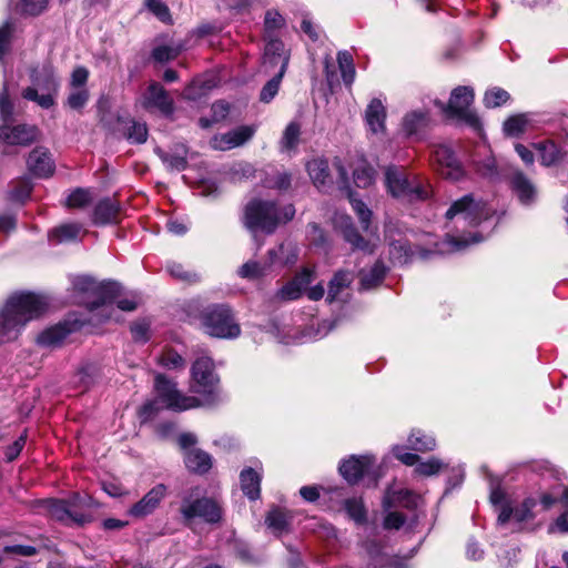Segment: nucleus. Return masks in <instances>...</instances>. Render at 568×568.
Instances as JSON below:
<instances>
[{"label":"nucleus","instance_id":"0eeeda50","mask_svg":"<svg viewBox=\"0 0 568 568\" xmlns=\"http://www.w3.org/2000/svg\"><path fill=\"white\" fill-rule=\"evenodd\" d=\"M201 324L206 334L219 338H235L241 329L226 305H213L203 311Z\"/></svg>","mask_w":568,"mask_h":568},{"label":"nucleus","instance_id":"3c124183","mask_svg":"<svg viewBox=\"0 0 568 568\" xmlns=\"http://www.w3.org/2000/svg\"><path fill=\"white\" fill-rule=\"evenodd\" d=\"M32 191L31 181L28 178H22L11 185L10 199L18 202L27 200Z\"/></svg>","mask_w":568,"mask_h":568},{"label":"nucleus","instance_id":"f8f14e48","mask_svg":"<svg viewBox=\"0 0 568 568\" xmlns=\"http://www.w3.org/2000/svg\"><path fill=\"white\" fill-rule=\"evenodd\" d=\"M290 62V50L278 39L266 41L262 69L265 73L285 74Z\"/></svg>","mask_w":568,"mask_h":568},{"label":"nucleus","instance_id":"9d476101","mask_svg":"<svg viewBox=\"0 0 568 568\" xmlns=\"http://www.w3.org/2000/svg\"><path fill=\"white\" fill-rule=\"evenodd\" d=\"M185 520L193 518H202L205 523L215 524L222 518V508L220 504L212 498H195L185 497L181 504L180 509Z\"/></svg>","mask_w":568,"mask_h":568},{"label":"nucleus","instance_id":"4d7b16f0","mask_svg":"<svg viewBox=\"0 0 568 568\" xmlns=\"http://www.w3.org/2000/svg\"><path fill=\"white\" fill-rule=\"evenodd\" d=\"M509 93L500 88H493L485 93L484 102L488 108H497L509 100Z\"/></svg>","mask_w":568,"mask_h":568},{"label":"nucleus","instance_id":"a19ab883","mask_svg":"<svg viewBox=\"0 0 568 568\" xmlns=\"http://www.w3.org/2000/svg\"><path fill=\"white\" fill-rule=\"evenodd\" d=\"M284 26L285 19L276 10L266 11L264 18V39L266 41L274 39V32L282 29Z\"/></svg>","mask_w":568,"mask_h":568},{"label":"nucleus","instance_id":"1a4fd4ad","mask_svg":"<svg viewBox=\"0 0 568 568\" xmlns=\"http://www.w3.org/2000/svg\"><path fill=\"white\" fill-rule=\"evenodd\" d=\"M75 292L89 294L95 300L89 303L90 310H95L115 300L119 285L114 282L98 284L90 276H77L72 282Z\"/></svg>","mask_w":568,"mask_h":568},{"label":"nucleus","instance_id":"bb28decb","mask_svg":"<svg viewBox=\"0 0 568 568\" xmlns=\"http://www.w3.org/2000/svg\"><path fill=\"white\" fill-rule=\"evenodd\" d=\"M307 172L317 189L325 190L333 183L328 162L325 159H313L307 162Z\"/></svg>","mask_w":568,"mask_h":568},{"label":"nucleus","instance_id":"79ce46f5","mask_svg":"<svg viewBox=\"0 0 568 568\" xmlns=\"http://www.w3.org/2000/svg\"><path fill=\"white\" fill-rule=\"evenodd\" d=\"M337 62L342 73L343 81L349 85L355 79V67L349 52L341 51L337 54Z\"/></svg>","mask_w":568,"mask_h":568},{"label":"nucleus","instance_id":"20e7f679","mask_svg":"<svg viewBox=\"0 0 568 568\" xmlns=\"http://www.w3.org/2000/svg\"><path fill=\"white\" fill-rule=\"evenodd\" d=\"M385 185L394 197L408 201L425 200L432 193L427 183L418 176L407 173L403 166L389 165L386 168Z\"/></svg>","mask_w":568,"mask_h":568},{"label":"nucleus","instance_id":"a211bd4d","mask_svg":"<svg viewBox=\"0 0 568 568\" xmlns=\"http://www.w3.org/2000/svg\"><path fill=\"white\" fill-rule=\"evenodd\" d=\"M142 105L144 109H156L165 115H170L173 110V100L166 90L158 82H152L142 95Z\"/></svg>","mask_w":568,"mask_h":568},{"label":"nucleus","instance_id":"7ed1b4c3","mask_svg":"<svg viewBox=\"0 0 568 568\" xmlns=\"http://www.w3.org/2000/svg\"><path fill=\"white\" fill-rule=\"evenodd\" d=\"M295 207L292 204H278L274 201L253 199L244 209L243 223L250 231L261 230L273 233L278 225L293 220Z\"/></svg>","mask_w":568,"mask_h":568},{"label":"nucleus","instance_id":"680f3d73","mask_svg":"<svg viewBox=\"0 0 568 568\" xmlns=\"http://www.w3.org/2000/svg\"><path fill=\"white\" fill-rule=\"evenodd\" d=\"M132 143H144L148 139V128L145 123L132 121L126 134Z\"/></svg>","mask_w":568,"mask_h":568},{"label":"nucleus","instance_id":"72a5a7b5","mask_svg":"<svg viewBox=\"0 0 568 568\" xmlns=\"http://www.w3.org/2000/svg\"><path fill=\"white\" fill-rule=\"evenodd\" d=\"M376 175V170L366 160L362 159L357 161L353 171V179L356 186L363 189L371 186L375 182Z\"/></svg>","mask_w":568,"mask_h":568},{"label":"nucleus","instance_id":"69168bd1","mask_svg":"<svg viewBox=\"0 0 568 568\" xmlns=\"http://www.w3.org/2000/svg\"><path fill=\"white\" fill-rule=\"evenodd\" d=\"M13 113V105L9 100L7 83L3 85V90L0 93V118L6 123L11 120Z\"/></svg>","mask_w":568,"mask_h":568},{"label":"nucleus","instance_id":"f3484780","mask_svg":"<svg viewBox=\"0 0 568 568\" xmlns=\"http://www.w3.org/2000/svg\"><path fill=\"white\" fill-rule=\"evenodd\" d=\"M395 457L407 466L416 464L415 473L420 476H433L438 474L446 464L436 457H432L426 462H419V457L416 454L405 452L403 447L396 446L393 449Z\"/></svg>","mask_w":568,"mask_h":568},{"label":"nucleus","instance_id":"ddd939ff","mask_svg":"<svg viewBox=\"0 0 568 568\" xmlns=\"http://www.w3.org/2000/svg\"><path fill=\"white\" fill-rule=\"evenodd\" d=\"M536 503L534 499H526L519 506L511 507L510 505H503L499 514L497 523L499 526H505L507 524H511V530L521 529V525L530 519H532V508Z\"/></svg>","mask_w":568,"mask_h":568},{"label":"nucleus","instance_id":"dca6fc26","mask_svg":"<svg viewBox=\"0 0 568 568\" xmlns=\"http://www.w3.org/2000/svg\"><path fill=\"white\" fill-rule=\"evenodd\" d=\"M256 129L252 125H242L230 132L214 135L210 142L214 150L226 151L241 146L251 140Z\"/></svg>","mask_w":568,"mask_h":568},{"label":"nucleus","instance_id":"bf43d9fd","mask_svg":"<svg viewBox=\"0 0 568 568\" xmlns=\"http://www.w3.org/2000/svg\"><path fill=\"white\" fill-rule=\"evenodd\" d=\"M182 51V47H171V45H160L153 49L152 57L154 60L159 62H166L175 59L180 52Z\"/></svg>","mask_w":568,"mask_h":568},{"label":"nucleus","instance_id":"603ef678","mask_svg":"<svg viewBox=\"0 0 568 568\" xmlns=\"http://www.w3.org/2000/svg\"><path fill=\"white\" fill-rule=\"evenodd\" d=\"M89 99L90 92L88 89H70L65 103L70 109L80 111L85 106Z\"/></svg>","mask_w":568,"mask_h":568},{"label":"nucleus","instance_id":"e2e57ef3","mask_svg":"<svg viewBox=\"0 0 568 568\" xmlns=\"http://www.w3.org/2000/svg\"><path fill=\"white\" fill-rule=\"evenodd\" d=\"M89 70L85 67H77L70 78V89H88L87 82L89 79Z\"/></svg>","mask_w":568,"mask_h":568},{"label":"nucleus","instance_id":"49530a36","mask_svg":"<svg viewBox=\"0 0 568 568\" xmlns=\"http://www.w3.org/2000/svg\"><path fill=\"white\" fill-rule=\"evenodd\" d=\"M158 363L168 369H180L185 366L183 357L173 349L163 351L158 357Z\"/></svg>","mask_w":568,"mask_h":568},{"label":"nucleus","instance_id":"a878e982","mask_svg":"<svg viewBox=\"0 0 568 568\" xmlns=\"http://www.w3.org/2000/svg\"><path fill=\"white\" fill-rule=\"evenodd\" d=\"M120 212V204L115 200L103 199L94 207L93 222L100 225L116 223Z\"/></svg>","mask_w":568,"mask_h":568},{"label":"nucleus","instance_id":"a18cd8bd","mask_svg":"<svg viewBox=\"0 0 568 568\" xmlns=\"http://www.w3.org/2000/svg\"><path fill=\"white\" fill-rule=\"evenodd\" d=\"M348 516L357 524L366 521V509L361 498H349L344 503Z\"/></svg>","mask_w":568,"mask_h":568},{"label":"nucleus","instance_id":"c756f323","mask_svg":"<svg viewBox=\"0 0 568 568\" xmlns=\"http://www.w3.org/2000/svg\"><path fill=\"white\" fill-rule=\"evenodd\" d=\"M510 183L513 191L523 204H530L536 199V187L521 172H515Z\"/></svg>","mask_w":568,"mask_h":568},{"label":"nucleus","instance_id":"13d9d810","mask_svg":"<svg viewBox=\"0 0 568 568\" xmlns=\"http://www.w3.org/2000/svg\"><path fill=\"white\" fill-rule=\"evenodd\" d=\"M166 270L171 276H173L178 280H181L183 282L193 283L199 280V276L196 273L185 270L182 264H179L175 262L168 263Z\"/></svg>","mask_w":568,"mask_h":568},{"label":"nucleus","instance_id":"2eb2a0df","mask_svg":"<svg viewBox=\"0 0 568 568\" xmlns=\"http://www.w3.org/2000/svg\"><path fill=\"white\" fill-rule=\"evenodd\" d=\"M363 547L371 568H407V565L398 558L388 556L382 541L369 539L363 542Z\"/></svg>","mask_w":568,"mask_h":568},{"label":"nucleus","instance_id":"f704fd0d","mask_svg":"<svg viewBox=\"0 0 568 568\" xmlns=\"http://www.w3.org/2000/svg\"><path fill=\"white\" fill-rule=\"evenodd\" d=\"M353 278L352 272L344 270L337 271L328 283L327 301H335L339 293L351 285Z\"/></svg>","mask_w":568,"mask_h":568},{"label":"nucleus","instance_id":"c9c22d12","mask_svg":"<svg viewBox=\"0 0 568 568\" xmlns=\"http://www.w3.org/2000/svg\"><path fill=\"white\" fill-rule=\"evenodd\" d=\"M429 123V115L424 111H413L405 115L403 129L408 134H416Z\"/></svg>","mask_w":568,"mask_h":568},{"label":"nucleus","instance_id":"4be33fe9","mask_svg":"<svg viewBox=\"0 0 568 568\" xmlns=\"http://www.w3.org/2000/svg\"><path fill=\"white\" fill-rule=\"evenodd\" d=\"M373 464L374 459L371 456H352L349 459L342 463L339 471L349 484H355L365 474L369 473Z\"/></svg>","mask_w":568,"mask_h":568},{"label":"nucleus","instance_id":"6e6552de","mask_svg":"<svg viewBox=\"0 0 568 568\" xmlns=\"http://www.w3.org/2000/svg\"><path fill=\"white\" fill-rule=\"evenodd\" d=\"M474 101V91L468 87H458L453 90L447 106L440 103V108L449 116L456 118L475 130L480 129L478 116L469 110Z\"/></svg>","mask_w":568,"mask_h":568},{"label":"nucleus","instance_id":"e433bc0d","mask_svg":"<svg viewBox=\"0 0 568 568\" xmlns=\"http://www.w3.org/2000/svg\"><path fill=\"white\" fill-rule=\"evenodd\" d=\"M386 273L383 263L376 262L368 271L361 272V286L363 290H371L382 283Z\"/></svg>","mask_w":568,"mask_h":568},{"label":"nucleus","instance_id":"864d4df0","mask_svg":"<svg viewBox=\"0 0 568 568\" xmlns=\"http://www.w3.org/2000/svg\"><path fill=\"white\" fill-rule=\"evenodd\" d=\"M283 77L284 74L282 73H274L272 79L265 83L260 93V100L262 102L268 103L275 98L280 90Z\"/></svg>","mask_w":568,"mask_h":568},{"label":"nucleus","instance_id":"ea45409f","mask_svg":"<svg viewBox=\"0 0 568 568\" xmlns=\"http://www.w3.org/2000/svg\"><path fill=\"white\" fill-rule=\"evenodd\" d=\"M81 226L75 223H68L53 229L49 236L51 240L61 243L65 241L75 240L79 235Z\"/></svg>","mask_w":568,"mask_h":568},{"label":"nucleus","instance_id":"6ab92c4d","mask_svg":"<svg viewBox=\"0 0 568 568\" xmlns=\"http://www.w3.org/2000/svg\"><path fill=\"white\" fill-rule=\"evenodd\" d=\"M38 130L33 125L19 124L9 126L3 124L0 126V141L8 145H29L36 141Z\"/></svg>","mask_w":568,"mask_h":568},{"label":"nucleus","instance_id":"6e6d98bb","mask_svg":"<svg viewBox=\"0 0 568 568\" xmlns=\"http://www.w3.org/2000/svg\"><path fill=\"white\" fill-rule=\"evenodd\" d=\"M348 197H349L352 207L355 211V213L357 214L363 229L368 230L372 211L361 200L355 199L354 194L352 192H349Z\"/></svg>","mask_w":568,"mask_h":568},{"label":"nucleus","instance_id":"5701e85b","mask_svg":"<svg viewBox=\"0 0 568 568\" xmlns=\"http://www.w3.org/2000/svg\"><path fill=\"white\" fill-rule=\"evenodd\" d=\"M30 172L38 178H48L54 171V163L48 150L36 148L27 160Z\"/></svg>","mask_w":568,"mask_h":568},{"label":"nucleus","instance_id":"39448f33","mask_svg":"<svg viewBox=\"0 0 568 568\" xmlns=\"http://www.w3.org/2000/svg\"><path fill=\"white\" fill-rule=\"evenodd\" d=\"M30 79L32 85L22 91V97L36 102L43 109L51 108L54 104L53 94L57 93L59 88L53 68L44 65L41 69H33Z\"/></svg>","mask_w":568,"mask_h":568},{"label":"nucleus","instance_id":"4468645a","mask_svg":"<svg viewBox=\"0 0 568 568\" xmlns=\"http://www.w3.org/2000/svg\"><path fill=\"white\" fill-rule=\"evenodd\" d=\"M433 160L443 178L459 181L464 176V170L460 163L447 145H437L433 152Z\"/></svg>","mask_w":568,"mask_h":568},{"label":"nucleus","instance_id":"7c9ffc66","mask_svg":"<svg viewBox=\"0 0 568 568\" xmlns=\"http://www.w3.org/2000/svg\"><path fill=\"white\" fill-rule=\"evenodd\" d=\"M262 476L255 469L247 467L240 474L241 488L243 493L251 499L255 500L260 497Z\"/></svg>","mask_w":568,"mask_h":568},{"label":"nucleus","instance_id":"4c0bfd02","mask_svg":"<svg viewBox=\"0 0 568 568\" xmlns=\"http://www.w3.org/2000/svg\"><path fill=\"white\" fill-rule=\"evenodd\" d=\"M408 444L412 449L423 453L433 450L436 447L435 438L422 430H413L408 437Z\"/></svg>","mask_w":568,"mask_h":568},{"label":"nucleus","instance_id":"f257e3e1","mask_svg":"<svg viewBox=\"0 0 568 568\" xmlns=\"http://www.w3.org/2000/svg\"><path fill=\"white\" fill-rule=\"evenodd\" d=\"M154 388L158 400L164 407L175 412L212 405L220 399L219 377L214 373V363L209 356L197 357L191 368L190 389L200 397L182 394L176 388V384L163 374L155 375Z\"/></svg>","mask_w":568,"mask_h":568},{"label":"nucleus","instance_id":"de8ad7c7","mask_svg":"<svg viewBox=\"0 0 568 568\" xmlns=\"http://www.w3.org/2000/svg\"><path fill=\"white\" fill-rule=\"evenodd\" d=\"M389 254L392 258L400 264L407 263L413 256L410 246L406 241H394L390 243Z\"/></svg>","mask_w":568,"mask_h":568},{"label":"nucleus","instance_id":"2f4dec72","mask_svg":"<svg viewBox=\"0 0 568 568\" xmlns=\"http://www.w3.org/2000/svg\"><path fill=\"white\" fill-rule=\"evenodd\" d=\"M339 227L343 231L344 239L351 243L355 248H359L365 252H372V248L356 231V229L353 226L351 222L349 216H341L339 221H337Z\"/></svg>","mask_w":568,"mask_h":568},{"label":"nucleus","instance_id":"052dcab7","mask_svg":"<svg viewBox=\"0 0 568 568\" xmlns=\"http://www.w3.org/2000/svg\"><path fill=\"white\" fill-rule=\"evenodd\" d=\"M92 197L88 190L77 189L74 190L65 201L68 207H83L91 202Z\"/></svg>","mask_w":568,"mask_h":568},{"label":"nucleus","instance_id":"8fccbe9b","mask_svg":"<svg viewBox=\"0 0 568 568\" xmlns=\"http://www.w3.org/2000/svg\"><path fill=\"white\" fill-rule=\"evenodd\" d=\"M215 83L212 80H194L183 92V97L189 100L201 98L206 91L211 90Z\"/></svg>","mask_w":568,"mask_h":568},{"label":"nucleus","instance_id":"412c9836","mask_svg":"<svg viewBox=\"0 0 568 568\" xmlns=\"http://www.w3.org/2000/svg\"><path fill=\"white\" fill-rule=\"evenodd\" d=\"M276 256L277 252L275 250H270L265 261L248 260L239 267L237 275L241 278L248 281L261 280L268 274L271 267L275 264Z\"/></svg>","mask_w":568,"mask_h":568},{"label":"nucleus","instance_id":"58836bf2","mask_svg":"<svg viewBox=\"0 0 568 568\" xmlns=\"http://www.w3.org/2000/svg\"><path fill=\"white\" fill-rule=\"evenodd\" d=\"M301 135V124L297 122H291L284 130L283 136L281 139V149L282 151L290 152L294 150L298 142Z\"/></svg>","mask_w":568,"mask_h":568},{"label":"nucleus","instance_id":"473e14b6","mask_svg":"<svg viewBox=\"0 0 568 568\" xmlns=\"http://www.w3.org/2000/svg\"><path fill=\"white\" fill-rule=\"evenodd\" d=\"M184 462L187 469L200 474L206 473L212 466L211 457L200 449L184 453Z\"/></svg>","mask_w":568,"mask_h":568},{"label":"nucleus","instance_id":"09e8293b","mask_svg":"<svg viewBox=\"0 0 568 568\" xmlns=\"http://www.w3.org/2000/svg\"><path fill=\"white\" fill-rule=\"evenodd\" d=\"M528 119L525 114L510 116L504 123V131L507 135L517 136L525 132Z\"/></svg>","mask_w":568,"mask_h":568},{"label":"nucleus","instance_id":"9b49d317","mask_svg":"<svg viewBox=\"0 0 568 568\" xmlns=\"http://www.w3.org/2000/svg\"><path fill=\"white\" fill-rule=\"evenodd\" d=\"M445 215L447 220L460 216L468 225L476 226L487 217L488 212L485 203L476 201L471 194H467L455 201Z\"/></svg>","mask_w":568,"mask_h":568},{"label":"nucleus","instance_id":"b1692460","mask_svg":"<svg viewBox=\"0 0 568 568\" xmlns=\"http://www.w3.org/2000/svg\"><path fill=\"white\" fill-rule=\"evenodd\" d=\"M77 328V323H59L44 329L37 337V343L44 347L60 346L63 341Z\"/></svg>","mask_w":568,"mask_h":568},{"label":"nucleus","instance_id":"f03ea898","mask_svg":"<svg viewBox=\"0 0 568 568\" xmlns=\"http://www.w3.org/2000/svg\"><path fill=\"white\" fill-rule=\"evenodd\" d=\"M48 306L43 296L33 293L10 296L0 313V342L17 338L24 325L43 314Z\"/></svg>","mask_w":568,"mask_h":568},{"label":"nucleus","instance_id":"aec40b11","mask_svg":"<svg viewBox=\"0 0 568 568\" xmlns=\"http://www.w3.org/2000/svg\"><path fill=\"white\" fill-rule=\"evenodd\" d=\"M165 495L166 487L163 484L154 486L141 500L130 508L129 515L135 518H143L152 514Z\"/></svg>","mask_w":568,"mask_h":568},{"label":"nucleus","instance_id":"423d86ee","mask_svg":"<svg viewBox=\"0 0 568 568\" xmlns=\"http://www.w3.org/2000/svg\"><path fill=\"white\" fill-rule=\"evenodd\" d=\"M91 504V497L74 494L68 500H49L48 510L50 516L57 520L83 525L92 519V514L89 510Z\"/></svg>","mask_w":568,"mask_h":568},{"label":"nucleus","instance_id":"c03bdc74","mask_svg":"<svg viewBox=\"0 0 568 568\" xmlns=\"http://www.w3.org/2000/svg\"><path fill=\"white\" fill-rule=\"evenodd\" d=\"M538 151L539 159L542 165L549 166L558 159V150L554 142L545 141L534 144Z\"/></svg>","mask_w":568,"mask_h":568},{"label":"nucleus","instance_id":"338daca9","mask_svg":"<svg viewBox=\"0 0 568 568\" xmlns=\"http://www.w3.org/2000/svg\"><path fill=\"white\" fill-rule=\"evenodd\" d=\"M145 6L153 12L161 21L166 22L170 20L169 8L160 0H145Z\"/></svg>","mask_w":568,"mask_h":568},{"label":"nucleus","instance_id":"cd10ccee","mask_svg":"<svg viewBox=\"0 0 568 568\" xmlns=\"http://www.w3.org/2000/svg\"><path fill=\"white\" fill-rule=\"evenodd\" d=\"M386 110L379 99H373L365 110V120L373 133H382L385 130Z\"/></svg>","mask_w":568,"mask_h":568},{"label":"nucleus","instance_id":"0e129e2a","mask_svg":"<svg viewBox=\"0 0 568 568\" xmlns=\"http://www.w3.org/2000/svg\"><path fill=\"white\" fill-rule=\"evenodd\" d=\"M277 252V256L275 257V263L281 262L284 265L293 264L297 260V253L294 246L281 244L277 248H274Z\"/></svg>","mask_w":568,"mask_h":568},{"label":"nucleus","instance_id":"c85d7f7f","mask_svg":"<svg viewBox=\"0 0 568 568\" xmlns=\"http://www.w3.org/2000/svg\"><path fill=\"white\" fill-rule=\"evenodd\" d=\"M510 183L513 191L523 204H530L536 199V187L521 172H515Z\"/></svg>","mask_w":568,"mask_h":568},{"label":"nucleus","instance_id":"393cba45","mask_svg":"<svg viewBox=\"0 0 568 568\" xmlns=\"http://www.w3.org/2000/svg\"><path fill=\"white\" fill-rule=\"evenodd\" d=\"M420 497L407 489H394L389 488L383 499V506L385 509L392 507H404V508H416Z\"/></svg>","mask_w":568,"mask_h":568},{"label":"nucleus","instance_id":"774afa93","mask_svg":"<svg viewBox=\"0 0 568 568\" xmlns=\"http://www.w3.org/2000/svg\"><path fill=\"white\" fill-rule=\"evenodd\" d=\"M468 245V241L464 239H456L453 236H447L445 242L440 247H437V252L439 253H450L455 251H459Z\"/></svg>","mask_w":568,"mask_h":568},{"label":"nucleus","instance_id":"5fc2aeb1","mask_svg":"<svg viewBox=\"0 0 568 568\" xmlns=\"http://www.w3.org/2000/svg\"><path fill=\"white\" fill-rule=\"evenodd\" d=\"M156 154L170 170L183 171L186 168V159L182 153L171 154L159 149Z\"/></svg>","mask_w":568,"mask_h":568},{"label":"nucleus","instance_id":"37998d69","mask_svg":"<svg viewBox=\"0 0 568 568\" xmlns=\"http://www.w3.org/2000/svg\"><path fill=\"white\" fill-rule=\"evenodd\" d=\"M266 525L272 529L273 534L281 535L288 527V517L286 513L280 509H273L267 514Z\"/></svg>","mask_w":568,"mask_h":568}]
</instances>
